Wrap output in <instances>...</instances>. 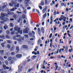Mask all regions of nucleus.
Returning a JSON list of instances; mask_svg holds the SVG:
<instances>
[{
	"instance_id": "obj_39",
	"label": "nucleus",
	"mask_w": 73,
	"mask_h": 73,
	"mask_svg": "<svg viewBox=\"0 0 73 73\" xmlns=\"http://www.w3.org/2000/svg\"><path fill=\"white\" fill-rule=\"evenodd\" d=\"M22 17L23 19H25L26 17V16L25 15L23 14L22 15Z\"/></svg>"
},
{
	"instance_id": "obj_45",
	"label": "nucleus",
	"mask_w": 73,
	"mask_h": 73,
	"mask_svg": "<svg viewBox=\"0 0 73 73\" xmlns=\"http://www.w3.org/2000/svg\"><path fill=\"white\" fill-rule=\"evenodd\" d=\"M39 8H40V10H42V7H41V6H39Z\"/></svg>"
},
{
	"instance_id": "obj_41",
	"label": "nucleus",
	"mask_w": 73,
	"mask_h": 73,
	"mask_svg": "<svg viewBox=\"0 0 73 73\" xmlns=\"http://www.w3.org/2000/svg\"><path fill=\"white\" fill-rule=\"evenodd\" d=\"M42 68H43V69H45V64H44V63L43 64H42Z\"/></svg>"
},
{
	"instance_id": "obj_30",
	"label": "nucleus",
	"mask_w": 73,
	"mask_h": 73,
	"mask_svg": "<svg viewBox=\"0 0 73 73\" xmlns=\"http://www.w3.org/2000/svg\"><path fill=\"white\" fill-rule=\"evenodd\" d=\"M5 62L6 65H8V64H9L8 63V62L7 60H5Z\"/></svg>"
},
{
	"instance_id": "obj_47",
	"label": "nucleus",
	"mask_w": 73,
	"mask_h": 73,
	"mask_svg": "<svg viewBox=\"0 0 73 73\" xmlns=\"http://www.w3.org/2000/svg\"><path fill=\"white\" fill-rule=\"evenodd\" d=\"M7 42H8V43H12V42H11V41L9 40H7Z\"/></svg>"
},
{
	"instance_id": "obj_33",
	"label": "nucleus",
	"mask_w": 73,
	"mask_h": 73,
	"mask_svg": "<svg viewBox=\"0 0 73 73\" xmlns=\"http://www.w3.org/2000/svg\"><path fill=\"white\" fill-rule=\"evenodd\" d=\"M36 11L37 12V13H38V15L39 16H40V12H39V11H38V10H37V9H36Z\"/></svg>"
},
{
	"instance_id": "obj_18",
	"label": "nucleus",
	"mask_w": 73,
	"mask_h": 73,
	"mask_svg": "<svg viewBox=\"0 0 73 73\" xmlns=\"http://www.w3.org/2000/svg\"><path fill=\"white\" fill-rule=\"evenodd\" d=\"M0 73H7V71H3V70H1V71H0Z\"/></svg>"
},
{
	"instance_id": "obj_64",
	"label": "nucleus",
	"mask_w": 73,
	"mask_h": 73,
	"mask_svg": "<svg viewBox=\"0 0 73 73\" xmlns=\"http://www.w3.org/2000/svg\"><path fill=\"white\" fill-rule=\"evenodd\" d=\"M62 17H61V18H60L59 19V20L60 21H61V20H62Z\"/></svg>"
},
{
	"instance_id": "obj_59",
	"label": "nucleus",
	"mask_w": 73,
	"mask_h": 73,
	"mask_svg": "<svg viewBox=\"0 0 73 73\" xmlns=\"http://www.w3.org/2000/svg\"><path fill=\"white\" fill-rule=\"evenodd\" d=\"M67 35H68V36H69V37H71L72 36H70V34H69V33H68Z\"/></svg>"
},
{
	"instance_id": "obj_1",
	"label": "nucleus",
	"mask_w": 73,
	"mask_h": 73,
	"mask_svg": "<svg viewBox=\"0 0 73 73\" xmlns=\"http://www.w3.org/2000/svg\"><path fill=\"white\" fill-rule=\"evenodd\" d=\"M20 37H21V35H19L15 36H13V40H15L16 41H19V42H21L23 40H24V37H21V38ZM17 38H20L19 39Z\"/></svg>"
},
{
	"instance_id": "obj_52",
	"label": "nucleus",
	"mask_w": 73,
	"mask_h": 73,
	"mask_svg": "<svg viewBox=\"0 0 73 73\" xmlns=\"http://www.w3.org/2000/svg\"><path fill=\"white\" fill-rule=\"evenodd\" d=\"M54 31H55L56 30V29H57V28H56V27L55 26H54Z\"/></svg>"
},
{
	"instance_id": "obj_20",
	"label": "nucleus",
	"mask_w": 73,
	"mask_h": 73,
	"mask_svg": "<svg viewBox=\"0 0 73 73\" xmlns=\"http://www.w3.org/2000/svg\"><path fill=\"white\" fill-rule=\"evenodd\" d=\"M33 67H32L31 68L29 69L28 71V72L29 73V72H31V70H33Z\"/></svg>"
},
{
	"instance_id": "obj_16",
	"label": "nucleus",
	"mask_w": 73,
	"mask_h": 73,
	"mask_svg": "<svg viewBox=\"0 0 73 73\" xmlns=\"http://www.w3.org/2000/svg\"><path fill=\"white\" fill-rule=\"evenodd\" d=\"M3 28H4L5 30H6L7 29V28H8V27L7 25H5V26L3 27Z\"/></svg>"
},
{
	"instance_id": "obj_5",
	"label": "nucleus",
	"mask_w": 73,
	"mask_h": 73,
	"mask_svg": "<svg viewBox=\"0 0 73 73\" xmlns=\"http://www.w3.org/2000/svg\"><path fill=\"white\" fill-rule=\"evenodd\" d=\"M7 6H8V4H7V3H4V5L2 6V9H5Z\"/></svg>"
},
{
	"instance_id": "obj_44",
	"label": "nucleus",
	"mask_w": 73,
	"mask_h": 73,
	"mask_svg": "<svg viewBox=\"0 0 73 73\" xmlns=\"http://www.w3.org/2000/svg\"><path fill=\"white\" fill-rule=\"evenodd\" d=\"M1 46H2V47L3 48H4V44L2 43L1 44Z\"/></svg>"
},
{
	"instance_id": "obj_17",
	"label": "nucleus",
	"mask_w": 73,
	"mask_h": 73,
	"mask_svg": "<svg viewBox=\"0 0 73 73\" xmlns=\"http://www.w3.org/2000/svg\"><path fill=\"white\" fill-rule=\"evenodd\" d=\"M8 61H12V57H8Z\"/></svg>"
},
{
	"instance_id": "obj_31",
	"label": "nucleus",
	"mask_w": 73,
	"mask_h": 73,
	"mask_svg": "<svg viewBox=\"0 0 73 73\" xmlns=\"http://www.w3.org/2000/svg\"><path fill=\"white\" fill-rule=\"evenodd\" d=\"M16 49L17 50V51H19V46H16Z\"/></svg>"
},
{
	"instance_id": "obj_23",
	"label": "nucleus",
	"mask_w": 73,
	"mask_h": 73,
	"mask_svg": "<svg viewBox=\"0 0 73 73\" xmlns=\"http://www.w3.org/2000/svg\"><path fill=\"white\" fill-rule=\"evenodd\" d=\"M66 18L65 17H64L63 18H62V20H63V21H65H65H66Z\"/></svg>"
},
{
	"instance_id": "obj_6",
	"label": "nucleus",
	"mask_w": 73,
	"mask_h": 73,
	"mask_svg": "<svg viewBox=\"0 0 73 73\" xmlns=\"http://www.w3.org/2000/svg\"><path fill=\"white\" fill-rule=\"evenodd\" d=\"M29 1H30V0H25V6H26L27 7H29V5L28 3Z\"/></svg>"
},
{
	"instance_id": "obj_35",
	"label": "nucleus",
	"mask_w": 73,
	"mask_h": 73,
	"mask_svg": "<svg viewBox=\"0 0 73 73\" xmlns=\"http://www.w3.org/2000/svg\"><path fill=\"white\" fill-rule=\"evenodd\" d=\"M20 7H21L22 8H23V9H25V8L23 7L24 6L22 4H21L20 5Z\"/></svg>"
},
{
	"instance_id": "obj_28",
	"label": "nucleus",
	"mask_w": 73,
	"mask_h": 73,
	"mask_svg": "<svg viewBox=\"0 0 73 73\" xmlns=\"http://www.w3.org/2000/svg\"><path fill=\"white\" fill-rule=\"evenodd\" d=\"M29 36L32 37V33L30 32L29 34Z\"/></svg>"
},
{
	"instance_id": "obj_15",
	"label": "nucleus",
	"mask_w": 73,
	"mask_h": 73,
	"mask_svg": "<svg viewBox=\"0 0 73 73\" xmlns=\"http://www.w3.org/2000/svg\"><path fill=\"white\" fill-rule=\"evenodd\" d=\"M20 66L19 65L18 66V68H19V72H21V71H22V67H21L20 68L19 70V68H20Z\"/></svg>"
},
{
	"instance_id": "obj_60",
	"label": "nucleus",
	"mask_w": 73,
	"mask_h": 73,
	"mask_svg": "<svg viewBox=\"0 0 73 73\" xmlns=\"http://www.w3.org/2000/svg\"><path fill=\"white\" fill-rule=\"evenodd\" d=\"M17 13L18 14H19L20 13H22L21 12H19L18 11H17Z\"/></svg>"
},
{
	"instance_id": "obj_38",
	"label": "nucleus",
	"mask_w": 73,
	"mask_h": 73,
	"mask_svg": "<svg viewBox=\"0 0 73 73\" xmlns=\"http://www.w3.org/2000/svg\"><path fill=\"white\" fill-rule=\"evenodd\" d=\"M36 56L34 55L32 57V59H35V58H36Z\"/></svg>"
},
{
	"instance_id": "obj_34",
	"label": "nucleus",
	"mask_w": 73,
	"mask_h": 73,
	"mask_svg": "<svg viewBox=\"0 0 73 73\" xmlns=\"http://www.w3.org/2000/svg\"><path fill=\"white\" fill-rule=\"evenodd\" d=\"M5 37L7 38H10V36L9 35H5Z\"/></svg>"
},
{
	"instance_id": "obj_37",
	"label": "nucleus",
	"mask_w": 73,
	"mask_h": 73,
	"mask_svg": "<svg viewBox=\"0 0 73 73\" xmlns=\"http://www.w3.org/2000/svg\"><path fill=\"white\" fill-rule=\"evenodd\" d=\"M15 7H17L19 8V3H18L15 6Z\"/></svg>"
},
{
	"instance_id": "obj_48",
	"label": "nucleus",
	"mask_w": 73,
	"mask_h": 73,
	"mask_svg": "<svg viewBox=\"0 0 73 73\" xmlns=\"http://www.w3.org/2000/svg\"><path fill=\"white\" fill-rule=\"evenodd\" d=\"M10 11H11V12L15 11V10L14 9V8H13L12 9H11L10 10Z\"/></svg>"
},
{
	"instance_id": "obj_49",
	"label": "nucleus",
	"mask_w": 73,
	"mask_h": 73,
	"mask_svg": "<svg viewBox=\"0 0 73 73\" xmlns=\"http://www.w3.org/2000/svg\"><path fill=\"white\" fill-rule=\"evenodd\" d=\"M46 7H45V9L43 10V12H45V11H46Z\"/></svg>"
},
{
	"instance_id": "obj_62",
	"label": "nucleus",
	"mask_w": 73,
	"mask_h": 73,
	"mask_svg": "<svg viewBox=\"0 0 73 73\" xmlns=\"http://www.w3.org/2000/svg\"><path fill=\"white\" fill-rule=\"evenodd\" d=\"M38 66H39V64H38L36 65V69H38Z\"/></svg>"
},
{
	"instance_id": "obj_36",
	"label": "nucleus",
	"mask_w": 73,
	"mask_h": 73,
	"mask_svg": "<svg viewBox=\"0 0 73 73\" xmlns=\"http://www.w3.org/2000/svg\"><path fill=\"white\" fill-rule=\"evenodd\" d=\"M4 60V59L1 56H0V60L1 61H3Z\"/></svg>"
},
{
	"instance_id": "obj_50",
	"label": "nucleus",
	"mask_w": 73,
	"mask_h": 73,
	"mask_svg": "<svg viewBox=\"0 0 73 73\" xmlns=\"http://www.w3.org/2000/svg\"><path fill=\"white\" fill-rule=\"evenodd\" d=\"M6 33L7 34H9V31L8 30H7L6 31Z\"/></svg>"
},
{
	"instance_id": "obj_29",
	"label": "nucleus",
	"mask_w": 73,
	"mask_h": 73,
	"mask_svg": "<svg viewBox=\"0 0 73 73\" xmlns=\"http://www.w3.org/2000/svg\"><path fill=\"white\" fill-rule=\"evenodd\" d=\"M55 66L56 69L55 70V71H56L57 69L58 68V65H55Z\"/></svg>"
},
{
	"instance_id": "obj_55",
	"label": "nucleus",
	"mask_w": 73,
	"mask_h": 73,
	"mask_svg": "<svg viewBox=\"0 0 73 73\" xmlns=\"http://www.w3.org/2000/svg\"><path fill=\"white\" fill-rule=\"evenodd\" d=\"M52 15H51V17H50V21H53V19H52Z\"/></svg>"
},
{
	"instance_id": "obj_19",
	"label": "nucleus",
	"mask_w": 73,
	"mask_h": 73,
	"mask_svg": "<svg viewBox=\"0 0 73 73\" xmlns=\"http://www.w3.org/2000/svg\"><path fill=\"white\" fill-rule=\"evenodd\" d=\"M41 31L42 33H44V29L43 27H42L41 28Z\"/></svg>"
},
{
	"instance_id": "obj_13",
	"label": "nucleus",
	"mask_w": 73,
	"mask_h": 73,
	"mask_svg": "<svg viewBox=\"0 0 73 73\" xmlns=\"http://www.w3.org/2000/svg\"><path fill=\"white\" fill-rule=\"evenodd\" d=\"M0 38H1L2 39H5V36L4 35H0Z\"/></svg>"
},
{
	"instance_id": "obj_53",
	"label": "nucleus",
	"mask_w": 73,
	"mask_h": 73,
	"mask_svg": "<svg viewBox=\"0 0 73 73\" xmlns=\"http://www.w3.org/2000/svg\"><path fill=\"white\" fill-rule=\"evenodd\" d=\"M15 52H13L11 53V55H15Z\"/></svg>"
},
{
	"instance_id": "obj_54",
	"label": "nucleus",
	"mask_w": 73,
	"mask_h": 73,
	"mask_svg": "<svg viewBox=\"0 0 73 73\" xmlns=\"http://www.w3.org/2000/svg\"><path fill=\"white\" fill-rule=\"evenodd\" d=\"M25 38H28V36L27 35H25Z\"/></svg>"
},
{
	"instance_id": "obj_26",
	"label": "nucleus",
	"mask_w": 73,
	"mask_h": 73,
	"mask_svg": "<svg viewBox=\"0 0 73 73\" xmlns=\"http://www.w3.org/2000/svg\"><path fill=\"white\" fill-rule=\"evenodd\" d=\"M7 48H8V49H10V48H11V45H9V44H8L7 45Z\"/></svg>"
},
{
	"instance_id": "obj_14",
	"label": "nucleus",
	"mask_w": 73,
	"mask_h": 73,
	"mask_svg": "<svg viewBox=\"0 0 73 73\" xmlns=\"http://www.w3.org/2000/svg\"><path fill=\"white\" fill-rule=\"evenodd\" d=\"M22 48H25V49H27V48H28V46L27 45H23L22 46Z\"/></svg>"
},
{
	"instance_id": "obj_63",
	"label": "nucleus",
	"mask_w": 73,
	"mask_h": 73,
	"mask_svg": "<svg viewBox=\"0 0 73 73\" xmlns=\"http://www.w3.org/2000/svg\"><path fill=\"white\" fill-rule=\"evenodd\" d=\"M11 48H13L14 49L15 48V46L14 45H12L11 46Z\"/></svg>"
},
{
	"instance_id": "obj_21",
	"label": "nucleus",
	"mask_w": 73,
	"mask_h": 73,
	"mask_svg": "<svg viewBox=\"0 0 73 73\" xmlns=\"http://www.w3.org/2000/svg\"><path fill=\"white\" fill-rule=\"evenodd\" d=\"M13 17L14 19H15V20H16L17 17V15H13Z\"/></svg>"
},
{
	"instance_id": "obj_40",
	"label": "nucleus",
	"mask_w": 73,
	"mask_h": 73,
	"mask_svg": "<svg viewBox=\"0 0 73 73\" xmlns=\"http://www.w3.org/2000/svg\"><path fill=\"white\" fill-rule=\"evenodd\" d=\"M9 64H12L13 63V60H11V61H10Z\"/></svg>"
},
{
	"instance_id": "obj_2",
	"label": "nucleus",
	"mask_w": 73,
	"mask_h": 73,
	"mask_svg": "<svg viewBox=\"0 0 73 73\" xmlns=\"http://www.w3.org/2000/svg\"><path fill=\"white\" fill-rule=\"evenodd\" d=\"M1 16H0V19L1 20H8V18H5V16H7L8 17V15L7 14H5L3 13H1Z\"/></svg>"
},
{
	"instance_id": "obj_4",
	"label": "nucleus",
	"mask_w": 73,
	"mask_h": 73,
	"mask_svg": "<svg viewBox=\"0 0 73 73\" xmlns=\"http://www.w3.org/2000/svg\"><path fill=\"white\" fill-rule=\"evenodd\" d=\"M11 3H10L9 5L10 7H12L13 6V5H16L17 4V2L15 1H11Z\"/></svg>"
},
{
	"instance_id": "obj_7",
	"label": "nucleus",
	"mask_w": 73,
	"mask_h": 73,
	"mask_svg": "<svg viewBox=\"0 0 73 73\" xmlns=\"http://www.w3.org/2000/svg\"><path fill=\"white\" fill-rule=\"evenodd\" d=\"M28 28H26L25 30L23 31V33H28Z\"/></svg>"
},
{
	"instance_id": "obj_27",
	"label": "nucleus",
	"mask_w": 73,
	"mask_h": 73,
	"mask_svg": "<svg viewBox=\"0 0 73 73\" xmlns=\"http://www.w3.org/2000/svg\"><path fill=\"white\" fill-rule=\"evenodd\" d=\"M46 16V13H45L43 15V18L44 19H45Z\"/></svg>"
},
{
	"instance_id": "obj_10",
	"label": "nucleus",
	"mask_w": 73,
	"mask_h": 73,
	"mask_svg": "<svg viewBox=\"0 0 73 73\" xmlns=\"http://www.w3.org/2000/svg\"><path fill=\"white\" fill-rule=\"evenodd\" d=\"M3 67L4 69L5 70V69H9V68L8 67H7L6 65H3Z\"/></svg>"
},
{
	"instance_id": "obj_42",
	"label": "nucleus",
	"mask_w": 73,
	"mask_h": 73,
	"mask_svg": "<svg viewBox=\"0 0 73 73\" xmlns=\"http://www.w3.org/2000/svg\"><path fill=\"white\" fill-rule=\"evenodd\" d=\"M41 5H44V2L42 1L41 3Z\"/></svg>"
},
{
	"instance_id": "obj_12",
	"label": "nucleus",
	"mask_w": 73,
	"mask_h": 73,
	"mask_svg": "<svg viewBox=\"0 0 73 73\" xmlns=\"http://www.w3.org/2000/svg\"><path fill=\"white\" fill-rule=\"evenodd\" d=\"M4 50H0V52L1 55H4Z\"/></svg>"
},
{
	"instance_id": "obj_58",
	"label": "nucleus",
	"mask_w": 73,
	"mask_h": 73,
	"mask_svg": "<svg viewBox=\"0 0 73 73\" xmlns=\"http://www.w3.org/2000/svg\"><path fill=\"white\" fill-rule=\"evenodd\" d=\"M5 10L7 11V12H9V11L8 10V9L7 8H6L5 9Z\"/></svg>"
},
{
	"instance_id": "obj_22",
	"label": "nucleus",
	"mask_w": 73,
	"mask_h": 73,
	"mask_svg": "<svg viewBox=\"0 0 73 73\" xmlns=\"http://www.w3.org/2000/svg\"><path fill=\"white\" fill-rule=\"evenodd\" d=\"M41 44V40H40L39 39L38 41V45H39Z\"/></svg>"
},
{
	"instance_id": "obj_56",
	"label": "nucleus",
	"mask_w": 73,
	"mask_h": 73,
	"mask_svg": "<svg viewBox=\"0 0 73 73\" xmlns=\"http://www.w3.org/2000/svg\"><path fill=\"white\" fill-rule=\"evenodd\" d=\"M52 34L51 33L50 35L49 36V38H51V37H52Z\"/></svg>"
},
{
	"instance_id": "obj_8",
	"label": "nucleus",
	"mask_w": 73,
	"mask_h": 73,
	"mask_svg": "<svg viewBox=\"0 0 73 73\" xmlns=\"http://www.w3.org/2000/svg\"><path fill=\"white\" fill-rule=\"evenodd\" d=\"M16 57L18 58H20L22 57V55L21 54H18L16 56Z\"/></svg>"
},
{
	"instance_id": "obj_3",
	"label": "nucleus",
	"mask_w": 73,
	"mask_h": 73,
	"mask_svg": "<svg viewBox=\"0 0 73 73\" xmlns=\"http://www.w3.org/2000/svg\"><path fill=\"white\" fill-rule=\"evenodd\" d=\"M14 30L15 31H17L18 33H19L20 35H22L23 33V31L21 30L20 27H18L17 26H16L14 28ZM20 30L21 31H20Z\"/></svg>"
},
{
	"instance_id": "obj_9",
	"label": "nucleus",
	"mask_w": 73,
	"mask_h": 73,
	"mask_svg": "<svg viewBox=\"0 0 73 73\" xmlns=\"http://www.w3.org/2000/svg\"><path fill=\"white\" fill-rule=\"evenodd\" d=\"M38 33L39 34V36H41V30H40V28H38Z\"/></svg>"
},
{
	"instance_id": "obj_43",
	"label": "nucleus",
	"mask_w": 73,
	"mask_h": 73,
	"mask_svg": "<svg viewBox=\"0 0 73 73\" xmlns=\"http://www.w3.org/2000/svg\"><path fill=\"white\" fill-rule=\"evenodd\" d=\"M4 21H1L0 22V23L1 24H4Z\"/></svg>"
},
{
	"instance_id": "obj_32",
	"label": "nucleus",
	"mask_w": 73,
	"mask_h": 73,
	"mask_svg": "<svg viewBox=\"0 0 73 73\" xmlns=\"http://www.w3.org/2000/svg\"><path fill=\"white\" fill-rule=\"evenodd\" d=\"M10 26L11 27H13V24L12 23H10Z\"/></svg>"
},
{
	"instance_id": "obj_46",
	"label": "nucleus",
	"mask_w": 73,
	"mask_h": 73,
	"mask_svg": "<svg viewBox=\"0 0 73 73\" xmlns=\"http://www.w3.org/2000/svg\"><path fill=\"white\" fill-rule=\"evenodd\" d=\"M11 34L12 35H14V34H15V31H13L11 32Z\"/></svg>"
},
{
	"instance_id": "obj_61",
	"label": "nucleus",
	"mask_w": 73,
	"mask_h": 73,
	"mask_svg": "<svg viewBox=\"0 0 73 73\" xmlns=\"http://www.w3.org/2000/svg\"><path fill=\"white\" fill-rule=\"evenodd\" d=\"M61 57L62 58H65V56H64L62 55L61 56Z\"/></svg>"
},
{
	"instance_id": "obj_25",
	"label": "nucleus",
	"mask_w": 73,
	"mask_h": 73,
	"mask_svg": "<svg viewBox=\"0 0 73 73\" xmlns=\"http://www.w3.org/2000/svg\"><path fill=\"white\" fill-rule=\"evenodd\" d=\"M5 55L7 56H9V53L8 52H7L5 53Z\"/></svg>"
},
{
	"instance_id": "obj_57",
	"label": "nucleus",
	"mask_w": 73,
	"mask_h": 73,
	"mask_svg": "<svg viewBox=\"0 0 73 73\" xmlns=\"http://www.w3.org/2000/svg\"><path fill=\"white\" fill-rule=\"evenodd\" d=\"M51 32H52V33H53V32H54V31H53V28H51Z\"/></svg>"
},
{
	"instance_id": "obj_51",
	"label": "nucleus",
	"mask_w": 73,
	"mask_h": 73,
	"mask_svg": "<svg viewBox=\"0 0 73 73\" xmlns=\"http://www.w3.org/2000/svg\"><path fill=\"white\" fill-rule=\"evenodd\" d=\"M60 4L62 6H63V5H65V3H61Z\"/></svg>"
},
{
	"instance_id": "obj_24",
	"label": "nucleus",
	"mask_w": 73,
	"mask_h": 73,
	"mask_svg": "<svg viewBox=\"0 0 73 73\" xmlns=\"http://www.w3.org/2000/svg\"><path fill=\"white\" fill-rule=\"evenodd\" d=\"M23 12L25 13V14H26V13H27V10L26 9H23Z\"/></svg>"
},
{
	"instance_id": "obj_11",
	"label": "nucleus",
	"mask_w": 73,
	"mask_h": 73,
	"mask_svg": "<svg viewBox=\"0 0 73 73\" xmlns=\"http://www.w3.org/2000/svg\"><path fill=\"white\" fill-rule=\"evenodd\" d=\"M8 15H14V14L15 13H14L13 12H10V11H9L8 13H7Z\"/></svg>"
}]
</instances>
